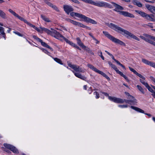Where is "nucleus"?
Returning a JSON list of instances; mask_svg holds the SVG:
<instances>
[{"mask_svg":"<svg viewBox=\"0 0 155 155\" xmlns=\"http://www.w3.org/2000/svg\"><path fill=\"white\" fill-rule=\"evenodd\" d=\"M107 25L110 28L119 33H121V32L124 33V34L123 35H125L127 38L130 37L137 41H140V39L134 35L116 25L111 23L108 24Z\"/></svg>","mask_w":155,"mask_h":155,"instance_id":"1","label":"nucleus"},{"mask_svg":"<svg viewBox=\"0 0 155 155\" xmlns=\"http://www.w3.org/2000/svg\"><path fill=\"white\" fill-rule=\"evenodd\" d=\"M68 65L69 67L73 69L74 71H72V72L74 73L76 77L82 80L85 81H86L87 78L86 77L82 75V74L76 72H75L84 73L85 72V69H83L77 65L72 64L71 63H69Z\"/></svg>","mask_w":155,"mask_h":155,"instance_id":"2","label":"nucleus"},{"mask_svg":"<svg viewBox=\"0 0 155 155\" xmlns=\"http://www.w3.org/2000/svg\"><path fill=\"white\" fill-rule=\"evenodd\" d=\"M108 98L110 100L117 103H123L125 102L126 103L130 104H134L137 103V100L136 99H134L133 100H123L115 97L110 96H109Z\"/></svg>","mask_w":155,"mask_h":155,"instance_id":"3","label":"nucleus"},{"mask_svg":"<svg viewBox=\"0 0 155 155\" xmlns=\"http://www.w3.org/2000/svg\"><path fill=\"white\" fill-rule=\"evenodd\" d=\"M92 5L99 7L108 8H113L112 6L110 4L103 1L96 0L93 1Z\"/></svg>","mask_w":155,"mask_h":155,"instance_id":"4","label":"nucleus"},{"mask_svg":"<svg viewBox=\"0 0 155 155\" xmlns=\"http://www.w3.org/2000/svg\"><path fill=\"white\" fill-rule=\"evenodd\" d=\"M135 11L148 20L152 21H155V19L154 18V16L153 15H148L144 12L139 10H136Z\"/></svg>","mask_w":155,"mask_h":155,"instance_id":"5","label":"nucleus"},{"mask_svg":"<svg viewBox=\"0 0 155 155\" xmlns=\"http://www.w3.org/2000/svg\"><path fill=\"white\" fill-rule=\"evenodd\" d=\"M103 34L107 38L111 40L112 41L117 44H119L121 45L125 46V44L123 41L120 40L115 38L114 37L110 35L107 32L103 31Z\"/></svg>","mask_w":155,"mask_h":155,"instance_id":"6","label":"nucleus"},{"mask_svg":"<svg viewBox=\"0 0 155 155\" xmlns=\"http://www.w3.org/2000/svg\"><path fill=\"white\" fill-rule=\"evenodd\" d=\"M53 35L52 36L57 38V39H59L61 41H64L67 43L71 45L72 42H71L70 41L64 37L61 34H60L58 32L54 30L53 31Z\"/></svg>","mask_w":155,"mask_h":155,"instance_id":"7","label":"nucleus"},{"mask_svg":"<svg viewBox=\"0 0 155 155\" xmlns=\"http://www.w3.org/2000/svg\"><path fill=\"white\" fill-rule=\"evenodd\" d=\"M35 29L37 30L38 32L42 33L43 31L47 33L48 34L52 36L53 35V31L54 30L51 28V31H50L48 29L40 27V28H38L36 27Z\"/></svg>","mask_w":155,"mask_h":155,"instance_id":"8","label":"nucleus"},{"mask_svg":"<svg viewBox=\"0 0 155 155\" xmlns=\"http://www.w3.org/2000/svg\"><path fill=\"white\" fill-rule=\"evenodd\" d=\"M111 3L112 4V5H111L112 6L113 8L114 7L115 8L114 10L115 11L119 12V14H120V12L122 11H121V10L124 9L123 7L120 5L115 3L113 2H111Z\"/></svg>","mask_w":155,"mask_h":155,"instance_id":"9","label":"nucleus"},{"mask_svg":"<svg viewBox=\"0 0 155 155\" xmlns=\"http://www.w3.org/2000/svg\"><path fill=\"white\" fill-rule=\"evenodd\" d=\"M111 67L120 76L123 77L127 81L129 82V81L127 77L122 72L119 71L115 65L113 64L111 66Z\"/></svg>","mask_w":155,"mask_h":155,"instance_id":"10","label":"nucleus"},{"mask_svg":"<svg viewBox=\"0 0 155 155\" xmlns=\"http://www.w3.org/2000/svg\"><path fill=\"white\" fill-rule=\"evenodd\" d=\"M4 146L5 147L10 150L14 153H18V150L15 147L12 145L7 143H4Z\"/></svg>","mask_w":155,"mask_h":155,"instance_id":"11","label":"nucleus"},{"mask_svg":"<svg viewBox=\"0 0 155 155\" xmlns=\"http://www.w3.org/2000/svg\"><path fill=\"white\" fill-rule=\"evenodd\" d=\"M71 23L74 25H77L81 27L86 28L88 29L89 30H91V28L90 27L85 25H84L83 24L81 23L77 22L76 21L72 20Z\"/></svg>","mask_w":155,"mask_h":155,"instance_id":"12","label":"nucleus"},{"mask_svg":"<svg viewBox=\"0 0 155 155\" xmlns=\"http://www.w3.org/2000/svg\"><path fill=\"white\" fill-rule=\"evenodd\" d=\"M142 61L144 64L150 65L155 68V63L149 61L145 59H142Z\"/></svg>","mask_w":155,"mask_h":155,"instance_id":"13","label":"nucleus"},{"mask_svg":"<svg viewBox=\"0 0 155 155\" xmlns=\"http://www.w3.org/2000/svg\"><path fill=\"white\" fill-rule=\"evenodd\" d=\"M63 8L64 11L68 14H69L70 12L73 11V9L71 6L70 5H64Z\"/></svg>","mask_w":155,"mask_h":155,"instance_id":"14","label":"nucleus"},{"mask_svg":"<svg viewBox=\"0 0 155 155\" xmlns=\"http://www.w3.org/2000/svg\"><path fill=\"white\" fill-rule=\"evenodd\" d=\"M120 15H121L125 17L134 18V16L132 14L130 13L127 12L122 11L120 12Z\"/></svg>","mask_w":155,"mask_h":155,"instance_id":"15","label":"nucleus"},{"mask_svg":"<svg viewBox=\"0 0 155 155\" xmlns=\"http://www.w3.org/2000/svg\"><path fill=\"white\" fill-rule=\"evenodd\" d=\"M146 7L151 13L154 14H155V6L150 5L149 4H147L146 5Z\"/></svg>","mask_w":155,"mask_h":155,"instance_id":"16","label":"nucleus"},{"mask_svg":"<svg viewBox=\"0 0 155 155\" xmlns=\"http://www.w3.org/2000/svg\"><path fill=\"white\" fill-rule=\"evenodd\" d=\"M84 21H86L87 22L91 23L93 24H96L97 23V22L95 20L86 16V17Z\"/></svg>","mask_w":155,"mask_h":155,"instance_id":"17","label":"nucleus"},{"mask_svg":"<svg viewBox=\"0 0 155 155\" xmlns=\"http://www.w3.org/2000/svg\"><path fill=\"white\" fill-rule=\"evenodd\" d=\"M87 66L88 67L90 68L92 70L94 71L97 72L98 73H99V72L100 71L98 70L94 66L92 65L91 64H88L87 65Z\"/></svg>","mask_w":155,"mask_h":155,"instance_id":"18","label":"nucleus"},{"mask_svg":"<svg viewBox=\"0 0 155 155\" xmlns=\"http://www.w3.org/2000/svg\"><path fill=\"white\" fill-rule=\"evenodd\" d=\"M144 36H145V39H146L145 41L148 42L150 40H153L154 37L151 35H149L147 34H144L143 35Z\"/></svg>","mask_w":155,"mask_h":155,"instance_id":"19","label":"nucleus"},{"mask_svg":"<svg viewBox=\"0 0 155 155\" xmlns=\"http://www.w3.org/2000/svg\"><path fill=\"white\" fill-rule=\"evenodd\" d=\"M130 107L132 109L138 112L142 113H144V111L139 108L133 106H131Z\"/></svg>","mask_w":155,"mask_h":155,"instance_id":"20","label":"nucleus"},{"mask_svg":"<svg viewBox=\"0 0 155 155\" xmlns=\"http://www.w3.org/2000/svg\"><path fill=\"white\" fill-rule=\"evenodd\" d=\"M0 17L4 19H6L7 18L5 13L1 9H0Z\"/></svg>","mask_w":155,"mask_h":155,"instance_id":"21","label":"nucleus"},{"mask_svg":"<svg viewBox=\"0 0 155 155\" xmlns=\"http://www.w3.org/2000/svg\"><path fill=\"white\" fill-rule=\"evenodd\" d=\"M133 3L135 5H136L139 7L142 6V4L138 1L137 0H134L132 1Z\"/></svg>","mask_w":155,"mask_h":155,"instance_id":"22","label":"nucleus"},{"mask_svg":"<svg viewBox=\"0 0 155 155\" xmlns=\"http://www.w3.org/2000/svg\"><path fill=\"white\" fill-rule=\"evenodd\" d=\"M137 87L139 91L142 94H144L145 93L144 89L140 86L137 85Z\"/></svg>","mask_w":155,"mask_h":155,"instance_id":"23","label":"nucleus"},{"mask_svg":"<svg viewBox=\"0 0 155 155\" xmlns=\"http://www.w3.org/2000/svg\"><path fill=\"white\" fill-rule=\"evenodd\" d=\"M41 18L43 19V20H44L45 22H51V21L46 16L44 15H41Z\"/></svg>","mask_w":155,"mask_h":155,"instance_id":"24","label":"nucleus"},{"mask_svg":"<svg viewBox=\"0 0 155 155\" xmlns=\"http://www.w3.org/2000/svg\"><path fill=\"white\" fill-rule=\"evenodd\" d=\"M75 16L78 18L83 19L84 20V21L86 17L84 15L78 13H76Z\"/></svg>","mask_w":155,"mask_h":155,"instance_id":"25","label":"nucleus"},{"mask_svg":"<svg viewBox=\"0 0 155 155\" xmlns=\"http://www.w3.org/2000/svg\"><path fill=\"white\" fill-rule=\"evenodd\" d=\"M76 40L77 41V43L81 47L83 48H84L86 47V46H84L83 43H82L80 39L79 38H77Z\"/></svg>","mask_w":155,"mask_h":155,"instance_id":"26","label":"nucleus"},{"mask_svg":"<svg viewBox=\"0 0 155 155\" xmlns=\"http://www.w3.org/2000/svg\"><path fill=\"white\" fill-rule=\"evenodd\" d=\"M41 45L44 47H46L49 48L51 51H53V49L51 48L47 44H46L45 42H43L42 41L41 42Z\"/></svg>","mask_w":155,"mask_h":155,"instance_id":"27","label":"nucleus"},{"mask_svg":"<svg viewBox=\"0 0 155 155\" xmlns=\"http://www.w3.org/2000/svg\"><path fill=\"white\" fill-rule=\"evenodd\" d=\"M112 58L113 60H114L117 63V64L120 65V66L122 67L123 68L125 69V67L122 65V64H121L118 61L116 60L114 58V57L112 55H112L110 56Z\"/></svg>","mask_w":155,"mask_h":155,"instance_id":"28","label":"nucleus"},{"mask_svg":"<svg viewBox=\"0 0 155 155\" xmlns=\"http://www.w3.org/2000/svg\"><path fill=\"white\" fill-rule=\"evenodd\" d=\"M0 32L1 34L3 35V37L5 39V33L4 32V28L3 27H0Z\"/></svg>","mask_w":155,"mask_h":155,"instance_id":"29","label":"nucleus"},{"mask_svg":"<svg viewBox=\"0 0 155 155\" xmlns=\"http://www.w3.org/2000/svg\"><path fill=\"white\" fill-rule=\"evenodd\" d=\"M101 75H102L104 77H105L106 78H107V80H110V78L108 77V76L106 75V74H105L103 72L101 71H100L99 72V73Z\"/></svg>","mask_w":155,"mask_h":155,"instance_id":"30","label":"nucleus"},{"mask_svg":"<svg viewBox=\"0 0 155 155\" xmlns=\"http://www.w3.org/2000/svg\"><path fill=\"white\" fill-rule=\"evenodd\" d=\"M144 80H143V79H140V81L146 87H147L149 85L148 84L144 81Z\"/></svg>","mask_w":155,"mask_h":155,"instance_id":"31","label":"nucleus"},{"mask_svg":"<svg viewBox=\"0 0 155 155\" xmlns=\"http://www.w3.org/2000/svg\"><path fill=\"white\" fill-rule=\"evenodd\" d=\"M54 60L58 63L60 64H63V63L62 62V61L61 60L57 58H52Z\"/></svg>","mask_w":155,"mask_h":155,"instance_id":"32","label":"nucleus"},{"mask_svg":"<svg viewBox=\"0 0 155 155\" xmlns=\"http://www.w3.org/2000/svg\"><path fill=\"white\" fill-rule=\"evenodd\" d=\"M84 50L86 51L87 52H88L89 53H90L92 55H94V53L92 52V51L88 48L86 47L84 48Z\"/></svg>","mask_w":155,"mask_h":155,"instance_id":"33","label":"nucleus"},{"mask_svg":"<svg viewBox=\"0 0 155 155\" xmlns=\"http://www.w3.org/2000/svg\"><path fill=\"white\" fill-rule=\"evenodd\" d=\"M15 17H17L18 19L21 20V21H24L25 23L26 22L27 20L19 16L17 14L16 16Z\"/></svg>","mask_w":155,"mask_h":155,"instance_id":"34","label":"nucleus"},{"mask_svg":"<svg viewBox=\"0 0 155 155\" xmlns=\"http://www.w3.org/2000/svg\"><path fill=\"white\" fill-rule=\"evenodd\" d=\"M15 17H17L18 19L21 20V21H24L25 23L26 22L27 20L19 16L17 14L16 16Z\"/></svg>","mask_w":155,"mask_h":155,"instance_id":"35","label":"nucleus"},{"mask_svg":"<svg viewBox=\"0 0 155 155\" xmlns=\"http://www.w3.org/2000/svg\"><path fill=\"white\" fill-rule=\"evenodd\" d=\"M50 7H51L53 9L55 10L57 12L59 11V9H58V8H57V7L56 5H54L52 3Z\"/></svg>","mask_w":155,"mask_h":155,"instance_id":"36","label":"nucleus"},{"mask_svg":"<svg viewBox=\"0 0 155 155\" xmlns=\"http://www.w3.org/2000/svg\"><path fill=\"white\" fill-rule=\"evenodd\" d=\"M148 90L150 92L152 93H154V90H153L148 85L146 87Z\"/></svg>","mask_w":155,"mask_h":155,"instance_id":"37","label":"nucleus"},{"mask_svg":"<svg viewBox=\"0 0 155 155\" xmlns=\"http://www.w3.org/2000/svg\"><path fill=\"white\" fill-rule=\"evenodd\" d=\"M135 74H136L137 76H138L140 78H141L143 80H145V78L141 74L138 73L137 72H136V73Z\"/></svg>","mask_w":155,"mask_h":155,"instance_id":"38","label":"nucleus"},{"mask_svg":"<svg viewBox=\"0 0 155 155\" xmlns=\"http://www.w3.org/2000/svg\"><path fill=\"white\" fill-rule=\"evenodd\" d=\"M8 11L11 14H12L14 16H16V15L17 14H16L15 12L13 11L11 9H8Z\"/></svg>","mask_w":155,"mask_h":155,"instance_id":"39","label":"nucleus"},{"mask_svg":"<svg viewBox=\"0 0 155 155\" xmlns=\"http://www.w3.org/2000/svg\"><path fill=\"white\" fill-rule=\"evenodd\" d=\"M71 45L73 46V47H74L75 48H77V49H79L80 50H81V48L78 46H77L75 44L73 43L72 42Z\"/></svg>","mask_w":155,"mask_h":155,"instance_id":"40","label":"nucleus"},{"mask_svg":"<svg viewBox=\"0 0 155 155\" xmlns=\"http://www.w3.org/2000/svg\"><path fill=\"white\" fill-rule=\"evenodd\" d=\"M13 32L14 33H15V34L17 35H18V36H19L22 37L23 36V35L22 34H21V33H19V32H18L14 31Z\"/></svg>","mask_w":155,"mask_h":155,"instance_id":"41","label":"nucleus"},{"mask_svg":"<svg viewBox=\"0 0 155 155\" xmlns=\"http://www.w3.org/2000/svg\"><path fill=\"white\" fill-rule=\"evenodd\" d=\"M129 68L130 71L133 72L135 74V73H136V72H137V71L135 70H134L133 68H131V67H129Z\"/></svg>","mask_w":155,"mask_h":155,"instance_id":"42","label":"nucleus"},{"mask_svg":"<svg viewBox=\"0 0 155 155\" xmlns=\"http://www.w3.org/2000/svg\"><path fill=\"white\" fill-rule=\"evenodd\" d=\"M94 94L96 95V98H98L99 97V94L96 91H95L94 93Z\"/></svg>","mask_w":155,"mask_h":155,"instance_id":"43","label":"nucleus"},{"mask_svg":"<svg viewBox=\"0 0 155 155\" xmlns=\"http://www.w3.org/2000/svg\"><path fill=\"white\" fill-rule=\"evenodd\" d=\"M118 107L122 108H127V105H118Z\"/></svg>","mask_w":155,"mask_h":155,"instance_id":"44","label":"nucleus"},{"mask_svg":"<svg viewBox=\"0 0 155 155\" xmlns=\"http://www.w3.org/2000/svg\"><path fill=\"white\" fill-rule=\"evenodd\" d=\"M76 12H72L70 13V15L71 16H72V17H74V16H75V15H76Z\"/></svg>","mask_w":155,"mask_h":155,"instance_id":"45","label":"nucleus"},{"mask_svg":"<svg viewBox=\"0 0 155 155\" xmlns=\"http://www.w3.org/2000/svg\"><path fill=\"white\" fill-rule=\"evenodd\" d=\"M100 56L103 60H104V57L103 56L102 52L101 51L100 52Z\"/></svg>","mask_w":155,"mask_h":155,"instance_id":"46","label":"nucleus"},{"mask_svg":"<svg viewBox=\"0 0 155 155\" xmlns=\"http://www.w3.org/2000/svg\"><path fill=\"white\" fill-rule=\"evenodd\" d=\"M140 37L143 40H145H145H146V39H145V36H144V35L143 36H140Z\"/></svg>","mask_w":155,"mask_h":155,"instance_id":"47","label":"nucleus"},{"mask_svg":"<svg viewBox=\"0 0 155 155\" xmlns=\"http://www.w3.org/2000/svg\"><path fill=\"white\" fill-rule=\"evenodd\" d=\"M27 24L28 25L30 26L31 27H32L33 25L31 24V23L28 22L27 21H26V22L25 23Z\"/></svg>","mask_w":155,"mask_h":155,"instance_id":"48","label":"nucleus"},{"mask_svg":"<svg viewBox=\"0 0 155 155\" xmlns=\"http://www.w3.org/2000/svg\"><path fill=\"white\" fill-rule=\"evenodd\" d=\"M45 3L46 4H47L49 6H50L52 3H50L49 2H45Z\"/></svg>","mask_w":155,"mask_h":155,"instance_id":"49","label":"nucleus"},{"mask_svg":"<svg viewBox=\"0 0 155 155\" xmlns=\"http://www.w3.org/2000/svg\"><path fill=\"white\" fill-rule=\"evenodd\" d=\"M72 1L76 3H79V2L78 0H73Z\"/></svg>","mask_w":155,"mask_h":155,"instance_id":"50","label":"nucleus"},{"mask_svg":"<svg viewBox=\"0 0 155 155\" xmlns=\"http://www.w3.org/2000/svg\"><path fill=\"white\" fill-rule=\"evenodd\" d=\"M125 94L127 96H129V97H130V96H132L131 95H130L129 93L127 92H125Z\"/></svg>","mask_w":155,"mask_h":155,"instance_id":"51","label":"nucleus"},{"mask_svg":"<svg viewBox=\"0 0 155 155\" xmlns=\"http://www.w3.org/2000/svg\"><path fill=\"white\" fill-rule=\"evenodd\" d=\"M129 99H131V100H133L134 99H135L134 97L133 96H130V97H129Z\"/></svg>","mask_w":155,"mask_h":155,"instance_id":"52","label":"nucleus"},{"mask_svg":"<svg viewBox=\"0 0 155 155\" xmlns=\"http://www.w3.org/2000/svg\"><path fill=\"white\" fill-rule=\"evenodd\" d=\"M95 41L96 43V44H98L99 43V41H98L95 38L94 39H93Z\"/></svg>","mask_w":155,"mask_h":155,"instance_id":"53","label":"nucleus"},{"mask_svg":"<svg viewBox=\"0 0 155 155\" xmlns=\"http://www.w3.org/2000/svg\"><path fill=\"white\" fill-rule=\"evenodd\" d=\"M89 35L93 39L95 37L92 35L91 33H89Z\"/></svg>","mask_w":155,"mask_h":155,"instance_id":"54","label":"nucleus"},{"mask_svg":"<svg viewBox=\"0 0 155 155\" xmlns=\"http://www.w3.org/2000/svg\"><path fill=\"white\" fill-rule=\"evenodd\" d=\"M154 42V41H151V40H149V41L148 42V43H150V44H152V45H153V42Z\"/></svg>","mask_w":155,"mask_h":155,"instance_id":"55","label":"nucleus"},{"mask_svg":"<svg viewBox=\"0 0 155 155\" xmlns=\"http://www.w3.org/2000/svg\"><path fill=\"white\" fill-rule=\"evenodd\" d=\"M43 51L45 53H46L47 54H48L49 53V52L48 51H46V50H44V49L43 50Z\"/></svg>","mask_w":155,"mask_h":155,"instance_id":"56","label":"nucleus"},{"mask_svg":"<svg viewBox=\"0 0 155 155\" xmlns=\"http://www.w3.org/2000/svg\"><path fill=\"white\" fill-rule=\"evenodd\" d=\"M122 1L125 2H130V0H121Z\"/></svg>","mask_w":155,"mask_h":155,"instance_id":"57","label":"nucleus"},{"mask_svg":"<svg viewBox=\"0 0 155 155\" xmlns=\"http://www.w3.org/2000/svg\"><path fill=\"white\" fill-rule=\"evenodd\" d=\"M66 20L68 22H69L71 23V22L72 21V20L69 19V18L67 19Z\"/></svg>","mask_w":155,"mask_h":155,"instance_id":"58","label":"nucleus"},{"mask_svg":"<svg viewBox=\"0 0 155 155\" xmlns=\"http://www.w3.org/2000/svg\"><path fill=\"white\" fill-rule=\"evenodd\" d=\"M36 40L40 42H41L42 41V40L41 39H40L39 38H37Z\"/></svg>","mask_w":155,"mask_h":155,"instance_id":"59","label":"nucleus"},{"mask_svg":"<svg viewBox=\"0 0 155 155\" xmlns=\"http://www.w3.org/2000/svg\"><path fill=\"white\" fill-rule=\"evenodd\" d=\"M105 52L107 53V54L109 55L110 56H111V55H112V54H111L110 53H109L107 51H105Z\"/></svg>","mask_w":155,"mask_h":155,"instance_id":"60","label":"nucleus"},{"mask_svg":"<svg viewBox=\"0 0 155 155\" xmlns=\"http://www.w3.org/2000/svg\"><path fill=\"white\" fill-rule=\"evenodd\" d=\"M151 87L154 89V94H155V86L153 85H151Z\"/></svg>","mask_w":155,"mask_h":155,"instance_id":"61","label":"nucleus"},{"mask_svg":"<svg viewBox=\"0 0 155 155\" xmlns=\"http://www.w3.org/2000/svg\"><path fill=\"white\" fill-rule=\"evenodd\" d=\"M145 114L147 115V116H148L149 117H151V115L150 114H149L145 113Z\"/></svg>","mask_w":155,"mask_h":155,"instance_id":"62","label":"nucleus"},{"mask_svg":"<svg viewBox=\"0 0 155 155\" xmlns=\"http://www.w3.org/2000/svg\"><path fill=\"white\" fill-rule=\"evenodd\" d=\"M151 80L155 83V78H152Z\"/></svg>","mask_w":155,"mask_h":155,"instance_id":"63","label":"nucleus"},{"mask_svg":"<svg viewBox=\"0 0 155 155\" xmlns=\"http://www.w3.org/2000/svg\"><path fill=\"white\" fill-rule=\"evenodd\" d=\"M108 64L111 67L113 64L110 62V61L108 62Z\"/></svg>","mask_w":155,"mask_h":155,"instance_id":"64","label":"nucleus"}]
</instances>
